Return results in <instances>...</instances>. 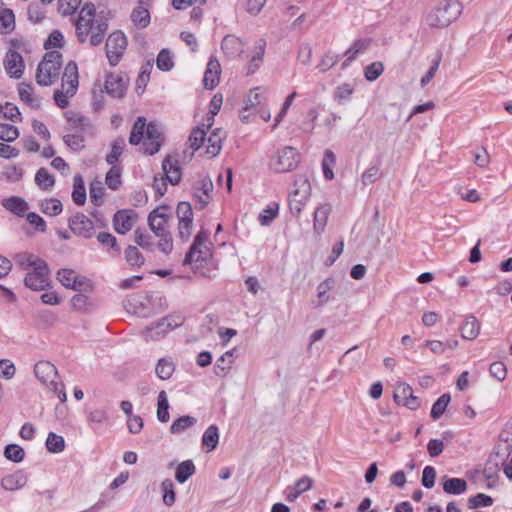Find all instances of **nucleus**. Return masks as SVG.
Masks as SVG:
<instances>
[{
    "label": "nucleus",
    "instance_id": "1",
    "mask_svg": "<svg viewBox=\"0 0 512 512\" xmlns=\"http://www.w3.org/2000/svg\"><path fill=\"white\" fill-rule=\"evenodd\" d=\"M75 28L80 43L89 40L91 46H97L102 42L108 25L102 17H96L94 5L87 3L79 13Z\"/></svg>",
    "mask_w": 512,
    "mask_h": 512
},
{
    "label": "nucleus",
    "instance_id": "2",
    "mask_svg": "<svg viewBox=\"0 0 512 512\" xmlns=\"http://www.w3.org/2000/svg\"><path fill=\"white\" fill-rule=\"evenodd\" d=\"M141 141H143L145 153L149 155L157 153L162 144L160 126L155 122L146 124V119L142 116L137 118L132 127L129 143L131 145H138Z\"/></svg>",
    "mask_w": 512,
    "mask_h": 512
},
{
    "label": "nucleus",
    "instance_id": "3",
    "mask_svg": "<svg viewBox=\"0 0 512 512\" xmlns=\"http://www.w3.org/2000/svg\"><path fill=\"white\" fill-rule=\"evenodd\" d=\"M209 129L207 124L195 127L191 131L188 141L194 151L204 148V154L209 158H214L221 152L227 134L223 129L216 128L207 136Z\"/></svg>",
    "mask_w": 512,
    "mask_h": 512
},
{
    "label": "nucleus",
    "instance_id": "4",
    "mask_svg": "<svg viewBox=\"0 0 512 512\" xmlns=\"http://www.w3.org/2000/svg\"><path fill=\"white\" fill-rule=\"evenodd\" d=\"M62 67V54L57 51H48L37 67L36 80L41 86L54 84L60 75Z\"/></svg>",
    "mask_w": 512,
    "mask_h": 512
},
{
    "label": "nucleus",
    "instance_id": "5",
    "mask_svg": "<svg viewBox=\"0 0 512 512\" xmlns=\"http://www.w3.org/2000/svg\"><path fill=\"white\" fill-rule=\"evenodd\" d=\"M34 376L38 381L55 392L61 402L67 400V395L63 390V384L58 381V373L55 366L49 361H39L34 365Z\"/></svg>",
    "mask_w": 512,
    "mask_h": 512
},
{
    "label": "nucleus",
    "instance_id": "6",
    "mask_svg": "<svg viewBox=\"0 0 512 512\" xmlns=\"http://www.w3.org/2000/svg\"><path fill=\"white\" fill-rule=\"evenodd\" d=\"M78 88V67L73 61L67 63L62 76V85L60 90H55L54 99L60 108L68 105V98L72 97Z\"/></svg>",
    "mask_w": 512,
    "mask_h": 512
},
{
    "label": "nucleus",
    "instance_id": "7",
    "mask_svg": "<svg viewBox=\"0 0 512 512\" xmlns=\"http://www.w3.org/2000/svg\"><path fill=\"white\" fill-rule=\"evenodd\" d=\"M461 13L460 4L457 2H445L435 7L425 17V22L432 28H444L449 26Z\"/></svg>",
    "mask_w": 512,
    "mask_h": 512
},
{
    "label": "nucleus",
    "instance_id": "8",
    "mask_svg": "<svg viewBox=\"0 0 512 512\" xmlns=\"http://www.w3.org/2000/svg\"><path fill=\"white\" fill-rule=\"evenodd\" d=\"M311 195V185L308 178L298 175L293 189L289 194V208L293 215L299 216Z\"/></svg>",
    "mask_w": 512,
    "mask_h": 512
},
{
    "label": "nucleus",
    "instance_id": "9",
    "mask_svg": "<svg viewBox=\"0 0 512 512\" xmlns=\"http://www.w3.org/2000/svg\"><path fill=\"white\" fill-rule=\"evenodd\" d=\"M299 163V154L291 146L279 149L270 161V168L276 173H286L294 170Z\"/></svg>",
    "mask_w": 512,
    "mask_h": 512
},
{
    "label": "nucleus",
    "instance_id": "10",
    "mask_svg": "<svg viewBox=\"0 0 512 512\" xmlns=\"http://www.w3.org/2000/svg\"><path fill=\"white\" fill-rule=\"evenodd\" d=\"M127 47V38L121 31H115L109 35L106 40L105 49L106 56L110 65L116 66Z\"/></svg>",
    "mask_w": 512,
    "mask_h": 512
},
{
    "label": "nucleus",
    "instance_id": "11",
    "mask_svg": "<svg viewBox=\"0 0 512 512\" xmlns=\"http://www.w3.org/2000/svg\"><path fill=\"white\" fill-rule=\"evenodd\" d=\"M208 233L201 230L197 233L189 252L186 254L184 264L201 263L210 256L209 247L206 245Z\"/></svg>",
    "mask_w": 512,
    "mask_h": 512
},
{
    "label": "nucleus",
    "instance_id": "12",
    "mask_svg": "<svg viewBox=\"0 0 512 512\" xmlns=\"http://www.w3.org/2000/svg\"><path fill=\"white\" fill-rule=\"evenodd\" d=\"M170 214L167 206L155 208L148 216L150 229L155 236H165L168 233V219Z\"/></svg>",
    "mask_w": 512,
    "mask_h": 512
},
{
    "label": "nucleus",
    "instance_id": "13",
    "mask_svg": "<svg viewBox=\"0 0 512 512\" xmlns=\"http://www.w3.org/2000/svg\"><path fill=\"white\" fill-rule=\"evenodd\" d=\"M2 207L17 217H26L29 224H32V212L27 201L19 196H10L2 199Z\"/></svg>",
    "mask_w": 512,
    "mask_h": 512
},
{
    "label": "nucleus",
    "instance_id": "14",
    "mask_svg": "<svg viewBox=\"0 0 512 512\" xmlns=\"http://www.w3.org/2000/svg\"><path fill=\"white\" fill-rule=\"evenodd\" d=\"M65 118L67 121L66 129L68 132L85 133L92 128L90 120L80 112L72 110L67 111L65 113Z\"/></svg>",
    "mask_w": 512,
    "mask_h": 512
},
{
    "label": "nucleus",
    "instance_id": "15",
    "mask_svg": "<svg viewBox=\"0 0 512 512\" xmlns=\"http://www.w3.org/2000/svg\"><path fill=\"white\" fill-rule=\"evenodd\" d=\"M194 197L198 200L199 208H204L211 200L213 184L210 178L202 177L193 186Z\"/></svg>",
    "mask_w": 512,
    "mask_h": 512
},
{
    "label": "nucleus",
    "instance_id": "16",
    "mask_svg": "<svg viewBox=\"0 0 512 512\" xmlns=\"http://www.w3.org/2000/svg\"><path fill=\"white\" fill-rule=\"evenodd\" d=\"M57 279L64 287L75 291H81L87 283L85 277H80L74 270L66 268L58 271Z\"/></svg>",
    "mask_w": 512,
    "mask_h": 512
},
{
    "label": "nucleus",
    "instance_id": "17",
    "mask_svg": "<svg viewBox=\"0 0 512 512\" xmlns=\"http://www.w3.org/2000/svg\"><path fill=\"white\" fill-rule=\"evenodd\" d=\"M69 227L70 229L85 238H89L92 236L93 233V222L84 214H76L69 220Z\"/></svg>",
    "mask_w": 512,
    "mask_h": 512
},
{
    "label": "nucleus",
    "instance_id": "18",
    "mask_svg": "<svg viewBox=\"0 0 512 512\" xmlns=\"http://www.w3.org/2000/svg\"><path fill=\"white\" fill-rule=\"evenodd\" d=\"M34 290H43L50 286L49 269L45 261L34 259Z\"/></svg>",
    "mask_w": 512,
    "mask_h": 512
},
{
    "label": "nucleus",
    "instance_id": "19",
    "mask_svg": "<svg viewBox=\"0 0 512 512\" xmlns=\"http://www.w3.org/2000/svg\"><path fill=\"white\" fill-rule=\"evenodd\" d=\"M4 67L9 76L20 78L24 69L22 56L14 50H9L4 59Z\"/></svg>",
    "mask_w": 512,
    "mask_h": 512
},
{
    "label": "nucleus",
    "instance_id": "20",
    "mask_svg": "<svg viewBox=\"0 0 512 512\" xmlns=\"http://www.w3.org/2000/svg\"><path fill=\"white\" fill-rule=\"evenodd\" d=\"M104 87L112 97L121 98L127 89V82L121 75L111 73L107 75Z\"/></svg>",
    "mask_w": 512,
    "mask_h": 512
},
{
    "label": "nucleus",
    "instance_id": "21",
    "mask_svg": "<svg viewBox=\"0 0 512 512\" xmlns=\"http://www.w3.org/2000/svg\"><path fill=\"white\" fill-rule=\"evenodd\" d=\"M221 68L216 58H210L203 77V85L207 89H214L220 80Z\"/></svg>",
    "mask_w": 512,
    "mask_h": 512
},
{
    "label": "nucleus",
    "instance_id": "22",
    "mask_svg": "<svg viewBox=\"0 0 512 512\" xmlns=\"http://www.w3.org/2000/svg\"><path fill=\"white\" fill-rule=\"evenodd\" d=\"M149 303L150 300L147 293H136L131 295L128 299L129 308L133 311L134 314L142 317H147L150 315Z\"/></svg>",
    "mask_w": 512,
    "mask_h": 512
},
{
    "label": "nucleus",
    "instance_id": "23",
    "mask_svg": "<svg viewBox=\"0 0 512 512\" xmlns=\"http://www.w3.org/2000/svg\"><path fill=\"white\" fill-rule=\"evenodd\" d=\"M332 207L329 203L320 204L314 211L313 215V230L317 235L322 234L328 223L329 215Z\"/></svg>",
    "mask_w": 512,
    "mask_h": 512
},
{
    "label": "nucleus",
    "instance_id": "24",
    "mask_svg": "<svg viewBox=\"0 0 512 512\" xmlns=\"http://www.w3.org/2000/svg\"><path fill=\"white\" fill-rule=\"evenodd\" d=\"M335 287V280L333 278H327L317 286L316 300L312 301V305L315 308H320L326 305L330 299V292Z\"/></svg>",
    "mask_w": 512,
    "mask_h": 512
},
{
    "label": "nucleus",
    "instance_id": "25",
    "mask_svg": "<svg viewBox=\"0 0 512 512\" xmlns=\"http://www.w3.org/2000/svg\"><path fill=\"white\" fill-rule=\"evenodd\" d=\"M148 1L149 0H139L138 6L135 7L131 13V20L139 29L146 28L150 23Z\"/></svg>",
    "mask_w": 512,
    "mask_h": 512
},
{
    "label": "nucleus",
    "instance_id": "26",
    "mask_svg": "<svg viewBox=\"0 0 512 512\" xmlns=\"http://www.w3.org/2000/svg\"><path fill=\"white\" fill-rule=\"evenodd\" d=\"M114 229L119 234H125L132 229L134 215L131 210H121L115 213L113 219Z\"/></svg>",
    "mask_w": 512,
    "mask_h": 512
},
{
    "label": "nucleus",
    "instance_id": "27",
    "mask_svg": "<svg viewBox=\"0 0 512 512\" xmlns=\"http://www.w3.org/2000/svg\"><path fill=\"white\" fill-rule=\"evenodd\" d=\"M162 169L166 179L172 184L176 185L181 180V169L178 165L177 159L168 155L162 162Z\"/></svg>",
    "mask_w": 512,
    "mask_h": 512
},
{
    "label": "nucleus",
    "instance_id": "28",
    "mask_svg": "<svg viewBox=\"0 0 512 512\" xmlns=\"http://www.w3.org/2000/svg\"><path fill=\"white\" fill-rule=\"evenodd\" d=\"M266 42L264 39H259L252 51L250 61L247 66V73L253 74L260 67L264 54H265Z\"/></svg>",
    "mask_w": 512,
    "mask_h": 512
},
{
    "label": "nucleus",
    "instance_id": "29",
    "mask_svg": "<svg viewBox=\"0 0 512 512\" xmlns=\"http://www.w3.org/2000/svg\"><path fill=\"white\" fill-rule=\"evenodd\" d=\"M27 483V476L22 471H16L2 478L1 486L5 490L14 491L22 488Z\"/></svg>",
    "mask_w": 512,
    "mask_h": 512
},
{
    "label": "nucleus",
    "instance_id": "30",
    "mask_svg": "<svg viewBox=\"0 0 512 512\" xmlns=\"http://www.w3.org/2000/svg\"><path fill=\"white\" fill-rule=\"evenodd\" d=\"M480 327V322L475 316H468L460 328L461 337L467 340H474L480 333Z\"/></svg>",
    "mask_w": 512,
    "mask_h": 512
},
{
    "label": "nucleus",
    "instance_id": "31",
    "mask_svg": "<svg viewBox=\"0 0 512 512\" xmlns=\"http://www.w3.org/2000/svg\"><path fill=\"white\" fill-rule=\"evenodd\" d=\"M233 364V353L231 351L223 354L214 365V374L218 377H225L228 371L232 368Z\"/></svg>",
    "mask_w": 512,
    "mask_h": 512
},
{
    "label": "nucleus",
    "instance_id": "32",
    "mask_svg": "<svg viewBox=\"0 0 512 512\" xmlns=\"http://www.w3.org/2000/svg\"><path fill=\"white\" fill-rule=\"evenodd\" d=\"M221 48L229 56H235L242 52L241 40L233 35H227L223 38Z\"/></svg>",
    "mask_w": 512,
    "mask_h": 512
},
{
    "label": "nucleus",
    "instance_id": "33",
    "mask_svg": "<svg viewBox=\"0 0 512 512\" xmlns=\"http://www.w3.org/2000/svg\"><path fill=\"white\" fill-rule=\"evenodd\" d=\"M219 442L218 427L216 425L209 426L203 434L202 444L207 452L214 450Z\"/></svg>",
    "mask_w": 512,
    "mask_h": 512
},
{
    "label": "nucleus",
    "instance_id": "34",
    "mask_svg": "<svg viewBox=\"0 0 512 512\" xmlns=\"http://www.w3.org/2000/svg\"><path fill=\"white\" fill-rule=\"evenodd\" d=\"M443 490L447 494L459 495L467 490V482L462 478H448L443 483Z\"/></svg>",
    "mask_w": 512,
    "mask_h": 512
},
{
    "label": "nucleus",
    "instance_id": "35",
    "mask_svg": "<svg viewBox=\"0 0 512 512\" xmlns=\"http://www.w3.org/2000/svg\"><path fill=\"white\" fill-rule=\"evenodd\" d=\"M174 371H175V364L169 358L159 359V361L156 365V368H155L156 375L161 380L169 379L172 376V374L174 373Z\"/></svg>",
    "mask_w": 512,
    "mask_h": 512
},
{
    "label": "nucleus",
    "instance_id": "36",
    "mask_svg": "<svg viewBox=\"0 0 512 512\" xmlns=\"http://www.w3.org/2000/svg\"><path fill=\"white\" fill-rule=\"evenodd\" d=\"M195 473V465L191 460L181 462L175 472V478L179 483H184Z\"/></svg>",
    "mask_w": 512,
    "mask_h": 512
},
{
    "label": "nucleus",
    "instance_id": "37",
    "mask_svg": "<svg viewBox=\"0 0 512 512\" xmlns=\"http://www.w3.org/2000/svg\"><path fill=\"white\" fill-rule=\"evenodd\" d=\"M46 448L50 453H61L65 449V440L62 436L50 432L45 442Z\"/></svg>",
    "mask_w": 512,
    "mask_h": 512
},
{
    "label": "nucleus",
    "instance_id": "38",
    "mask_svg": "<svg viewBox=\"0 0 512 512\" xmlns=\"http://www.w3.org/2000/svg\"><path fill=\"white\" fill-rule=\"evenodd\" d=\"M72 198L77 205H83L86 201L84 182L82 177L79 175L74 177Z\"/></svg>",
    "mask_w": 512,
    "mask_h": 512
},
{
    "label": "nucleus",
    "instance_id": "39",
    "mask_svg": "<svg viewBox=\"0 0 512 512\" xmlns=\"http://www.w3.org/2000/svg\"><path fill=\"white\" fill-rule=\"evenodd\" d=\"M124 254L125 259L130 266L141 267L145 262L144 256L136 246L129 245L125 249Z\"/></svg>",
    "mask_w": 512,
    "mask_h": 512
},
{
    "label": "nucleus",
    "instance_id": "40",
    "mask_svg": "<svg viewBox=\"0 0 512 512\" xmlns=\"http://www.w3.org/2000/svg\"><path fill=\"white\" fill-rule=\"evenodd\" d=\"M15 28V18L11 10L5 9L0 12V33L8 34Z\"/></svg>",
    "mask_w": 512,
    "mask_h": 512
},
{
    "label": "nucleus",
    "instance_id": "41",
    "mask_svg": "<svg viewBox=\"0 0 512 512\" xmlns=\"http://www.w3.org/2000/svg\"><path fill=\"white\" fill-rule=\"evenodd\" d=\"M169 403L167 394L165 391H161L158 395V405H157V418L160 422L166 423L169 421Z\"/></svg>",
    "mask_w": 512,
    "mask_h": 512
},
{
    "label": "nucleus",
    "instance_id": "42",
    "mask_svg": "<svg viewBox=\"0 0 512 512\" xmlns=\"http://www.w3.org/2000/svg\"><path fill=\"white\" fill-rule=\"evenodd\" d=\"M34 181L43 190L52 188L55 183L54 177L45 168H40L37 171Z\"/></svg>",
    "mask_w": 512,
    "mask_h": 512
},
{
    "label": "nucleus",
    "instance_id": "43",
    "mask_svg": "<svg viewBox=\"0 0 512 512\" xmlns=\"http://www.w3.org/2000/svg\"><path fill=\"white\" fill-rule=\"evenodd\" d=\"M64 143L74 151H79L84 148L83 133L67 132L63 136Z\"/></svg>",
    "mask_w": 512,
    "mask_h": 512
},
{
    "label": "nucleus",
    "instance_id": "44",
    "mask_svg": "<svg viewBox=\"0 0 512 512\" xmlns=\"http://www.w3.org/2000/svg\"><path fill=\"white\" fill-rule=\"evenodd\" d=\"M451 397L449 394L445 393L441 395L437 401L433 404L430 415L434 420L439 419L446 410Z\"/></svg>",
    "mask_w": 512,
    "mask_h": 512
},
{
    "label": "nucleus",
    "instance_id": "45",
    "mask_svg": "<svg viewBox=\"0 0 512 512\" xmlns=\"http://www.w3.org/2000/svg\"><path fill=\"white\" fill-rule=\"evenodd\" d=\"M196 422L197 420L194 417L182 416L172 423L170 427V432L172 434H180L187 428L193 426Z\"/></svg>",
    "mask_w": 512,
    "mask_h": 512
},
{
    "label": "nucleus",
    "instance_id": "46",
    "mask_svg": "<svg viewBox=\"0 0 512 512\" xmlns=\"http://www.w3.org/2000/svg\"><path fill=\"white\" fill-rule=\"evenodd\" d=\"M125 147V141L123 138L116 139L111 147L110 153L106 156V161L110 165H114L119 157L122 155Z\"/></svg>",
    "mask_w": 512,
    "mask_h": 512
},
{
    "label": "nucleus",
    "instance_id": "47",
    "mask_svg": "<svg viewBox=\"0 0 512 512\" xmlns=\"http://www.w3.org/2000/svg\"><path fill=\"white\" fill-rule=\"evenodd\" d=\"M184 322V317L181 314H171L165 318H162L159 321V327L164 330H167L169 332L170 330H173L179 326H181Z\"/></svg>",
    "mask_w": 512,
    "mask_h": 512
},
{
    "label": "nucleus",
    "instance_id": "48",
    "mask_svg": "<svg viewBox=\"0 0 512 512\" xmlns=\"http://www.w3.org/2000/svg\"><path fill=\"white\" fill-rule=\"evenodd\" d=\"M4 456L7 460L18 463L24 459L25 452L19 445L9 444L4 449Z\"/></svg>",
    "mask_w": 512,
    "mask_h": 512
},
{
    "label": "nucleus",
    "instance_id": "49",
    "mask_svg": "<svg viewBox=\"0 0 512 512\" xmlns=\"http://www.w3.org/2000/svg\"><path fill=\"white\" fill-rule=\"evenodd\" d=\"M40 210L42 213L49 216H56L62 211V204L57 199H49L40 203Z\"/></svg>",
    "mask_w": 512,
    "mask_h": 512
},
{
    "label": "nucleus",
    "instance_id": "50",
    "mask_svg": "<svg viewBox=\"0 0 512 512\" xmlns=\"http://www.w3.org/2000/svg\"><path fill=\"white\" fill-rule=\"evenodd\" d=\"M161 491L163 493V502L167 506H172L175 503V491L172 480L165 479L161 483Z\"/></svg>",
    "mask_w": 512,
    "mask_h": 512
},
{
    "label": "nucleus",
    "instance_id": "51",
    "mask_svg": "<svg viewBox=\"0 0 512 512\" xmlns=\"http://www.w3.org/2000/svg\"><path fill=\"white\" fill-rule=\"evenodd\" d=\"M381 176L380 167L373 165L367 168L361 175V183L363 186H369L374 184Z\"/></svg>",
    "mask_w": 512,
    "mask_h": 512
},
{
    "label": "nucleus",
    "instance_id": "52",
    "mask_svg": "<svg viewBox=\"0 0 512 512\" xmlns=\"http://www.w3.org/2000/svg\"><path fill=\"white\" fill-rule=\"evenodd\" d=\"M263 99V93L260 87H256L250 90L245 101V110H254L258 105L261 104Z\"/></svg>",
    "mask_w": 512,
    "mask_h": 512
},
{
    "label": "nucleus",
    "instance_id": "53",
    "mask_svg": "<svg viewBox=\"0 0 512 512\" xmlns=\"http://www.w3.org/2000/svg\"><path fill=\"white\" fill-rule=\"evenodd\" d=\"M82 0H58V12L63 16L74 14Z\"/></svg>",
    "mask_w": 512,
    "mask_h": 512
},
{
    "label": "nucleus",
    "instance_id": "54",
    "mask_svg": "<svg viewBox=\"0 0 512 512\" xmlns=\"http://www.w3.org/2000/svg\"><path fill=\"white\" fill-rule=\"evenodd\" d=\"M336 162V158L334 153L331 150H326L324 153V157L322 160V168L324 172V176L326 179L331 180L334 178V173L332 171V166H334Z\"/></svg>",
    "mask_w": 512,
    "mask_h": 512
},
{
    "label": "nucleus",
    "instance_id": "55",
    "mask_svg": "<svg viewBox=\"0 0 512 512\" xmlns=\"http://www.w3.org/2000/svg\"><path fill=\"white\" fill-rule=\"evenodd\" d=\"M64 44V36L59 30H54L45 40L43 46L46 50L61 48Z\"/></svg>",
    "mask_w": 512,
    "mask_h": 512
},
{
    "label": "nucleus",
    "instance_id": "56",
    "mask_svg": "<svg viewBox=\"0 0 512 512\" xmlns=\"http://www.w3.org/2000/svg\"><path fill=\"white\" fill-rule=\"evenodd\" d=\"M103 196H104V188L102 186V183L100 181H93L90 184L91 202L96 206H100L103 202Z\"/></svg>",
    "mask_w": 512,
    "mask_h": 512
},
{
    "label": "nucleus",
    "instance_id": "57",
    "mask_svg": "<svg viewBox=\"0 0 512 512\" xmlns=\"http://www.w3.org/2000/svg\"><path fill=\"white\" fill-rule=\"evenodd\" d=\"M413 393V390L411 386H409L406 383H400L397 385L395 393H394V400L398 404H403L408 397H411V394Z\"/></svg>",
    "mask_w": 512,
    "mask_h": 512
},
{
    "label": "nucleus",
    "instance_id": "58",
    "mask_svg": "<svg viewBox=\"0 0 512 512\" xmlns=\"http://www.w3.org/2000/svg\"><path fill=\"white\" fill-rule=\"evenodd\" d=\"M278 215V205L273 204L265 208L259 215L261 225L268 226Z\"/></svg>",
    "mask_w": 512,
    "mask_h": 512
},
{
    "label": "nucleus",
    "instance_id": "59",
    "mask_svg": "<svg viewBox=\"0 0 512 512\" xmlns=\"http://www.w3.org/2000/svg\"><path fill=\"white\" fill-rule=\"evenodd\" d=\"M493 503V499L483 493H478L477 495L470 497L468 499V508L474 509L480 506H490Z\"/></svg>",
    "mask_w": 512,
    "mask_h": 512
},
{
    "label": "nucleus",
    "instance_id": "60",
    "mask_svg": "<svg viewBox=\"0 0 512 512\" xmlns=\"http://www.w3.org/2000/svg\"><path fill=\"white\" fill-rule=\"evenodd\" d=\"M120 178H121V175H120L119 169L116 168L115 166H113L107 172L106 179H105L106 185L112 190H117L121 184Z\"/></svg>",
    "mask_w": 512,
    "mask_h": 512
},
{
    "label": "nucleus",
    "instance_id": "61",
    "mask_svg": "<svg viewBox=\"0 0 512 512\" xmlns=\"http://www.w3.org/2000/svg\"><path fill=\"white\" fill-rule=\"evenodd\" d=\"M19 133L15 126L0 123V139L6 142L14 141Z\"/></svg>",
    "mask_w": 512,
    "mask_h": 512
},
{
    "label": "nucleus",
    "instance_id": "62",
    "mask_svg": "<svg viewBox=\"0 0 512 512\" xmlns=\"http://www.w3.org/2000/svg\"><path fill=\"white\" fill-rule=\"evenodd\" d=\"M157 67L162 71H169L174 63L168 50L163 49L157 56Z\"/></svg>",
    "mask_w": 512,
    "mask_h": 512
},
{
    "label": "nucleus",
    "instance_id": "63",
    "mask_svg": "<svg viewBox=\"0 0 512 512\" xmlns=\"http://www.w3.org/2000/svg\"><path fill=\"white\" fill-rule=\"evenodd\" d=\"M176 214L178 221H193L192 207L188 202H180L177 205Z\"/></svg>",
    "mask_w": 512,
    "mask_h": 512
},
{
    "label": "nucleus",
    "instance_id": "64",
    "mask_svg": "<svg viewBox=\"0 0 512 512\" xmlns=\"http://www.w3.org/2000/svg\"><path fill=\"white\" fill-rule=\"evenodd\" d=\"M0 112H2L4 118L12 122H17L20 119L19 109L12 103H6L4 106L0 105Z\"/></svg>",
    "mask_w": 512,
    "mask_h": 512
}]
</instances>
